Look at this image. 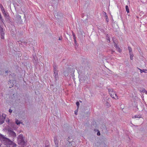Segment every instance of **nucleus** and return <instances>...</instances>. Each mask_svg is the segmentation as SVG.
Returning <instances> with one entry per match:
<instances>
[{
	"instance_id": "nucleus-1",
	"label": "nucleus",
	"mask_w": 147,
	"mask_h": 147,
	"mask_svg": "<svg viewBox=\"0 0 147 147\" xmlns=\"http://www.w3.org/2000/svg\"><path fill=\"white\" fill-rule=\"evenodd\" d=\"M18 143L21 147H25L26 145V142L24 140L23 135L20 134L18 137Z\"/></svg>"
},
{
	"instance_id": "nucleus-2",
	"label": "nucleus",
	"mask_w": 147,
	"mask_h": 147,
	"mask_svg": "<svg viewBox=\"0 0 147 147\" xmlns=\"http://www.w3.org/2000/svg\"><path fill=\"white\" fill-rule=\"evenodd\" d=\"M5 144L12 145L13 147H16V145L12 141L10 140L9 139L6 138L4 136L1 140Z\"/></svg>"
},
{
	"instance_id": "nucleus-3",
	"label": "nucleus",
	"mask_w": 147,
	"mask_h": 147,
	"mask_svg": "<svg viewBox=\"0 0 147 147\" xmlns=\"http://www.w3.org/2000/svg\"><path fill=\"white\" fill-rule=\"evenodd\" d=\"M109 92L111 96L113 98L115 99H118V97L115 91L112 88H109L108 89Z\"/></svg>"
},
{
	"instance_id": "nucleus-4",
	"label": "nucleus",
	"mask_w": 147,
	"mask_h": 147,
	"mask_svg": "<svg viewBox=\"0 0 147 147\" xmlns=\"http://www.w3.org/2000/svg\"><path fill=\"white\" fill-rule=\"evenodd\" d=\"M53 67L54 72V76L56 79L57 80V78H58V71L57 70L56 67V66H53Z\"/></svg>"
},
{
	"instance_id": "nucleus-5",
	"label": "nucleus",
	"mask_w": 147,
	"mask_h": 147,
	"mask_svg": "<svg viewBox=\"0 0 147 147\" xmlns=\"http://www.w3.org/2000/svg\"><path fill=\"white\" fill-rule=\"evenodd\" d=\"M6 115L5 114H2V115H0V124H2L4 121Z\"/></svg>"
},
{
	"instance_id": "nucleus-6",
	"label": "nucleus",
	"mask_w": 147,
	"mask_h": 147,
	"mask_svg": "<svg viewBox=\"0 0 147 147\" xmlns=\"http://www.w3.org/2000/svg\"><path fill=\"white\" fill-rule=\"evenodd\" d=\"M8 132L10 135L13 138H15L16 137V133L12 130H9Z\"/></svg>"
},
{
	"instance_id": "nucleus-7",
	"label": "nucleus",
	"mask_w": 147,
	"mask_h": 147,
	"mask_svg": "<svg viewBox=\"0 0 147 147\" xmlns=\"http://www.w3.org/2000/svg\"><path fill=\"white\" fill-rule=\"evenodd\" d=\"M54 141L56 147H58V141L57 136H55L54 138Z\"/></svg>"
},
{
	"instance_id": "nucleus-8",
	"label": "nucleus",
	"mask_w": 147,
	"mask_h": 147,
	"mask_svg": "<svg viewBox=\"0 0 147 147\" xmlns=\"http://www.w3.org/2000/svg\"><path fill=\"white\" fill-rule=\"evenodd\" d=\"M115 47L117 48V51L119 52H121V50L119 47L116 45H115Z\"/></svg>"
},
{
	"instance_id": "nucleus-9",
	"label": "nucleus",
	"mask_w": 147,
	"mask_h": 147,
	"mask_svg": "<svg viewBox=\"0 0 147 147\" xmlns=\"http://www.w3.org/2000/svg\"><path fill=\"white\" fill-rule=\"evenodd\" d=\"M0 7L1 8V10L2 12H4L5 10H4L3 7V6L2 4L0 5Z\"/></svg>"
},
{
	"instance_id": "nucleus-10",
	"label": "nucleus",
	"mask_w": 147,
	"mask_h": 147,
	"mask_svg": "<svg viewBox=\"0 0 147 147\" xmlns=\"http://www.w3.org/2000/svg\"><path fill=\"white\" fill-rule=\"evenodd\" d=\"M129 54L131 60H132L133 59L134 55L132 53H130Z\"/></svg>"
},
{
	"instance_id": "nucleus-11",
	"label": "nucleus",
	"mask_w": 147,
	"mask_h": 147,
	"mask_svg": "<svg viewBox=\"0 0 147 147\" xmlns=\"http://www.w3.org/2000/svg\"><path fill=\"white\" fill-rule=\"evenodd\" d=\"M125 9H126V11H127V13H129V9L127 5H126L125 6Z\"/></svg>"
},
{
	"instance_id": "nucleus-12",
	"label": "nucleus",
	"mask_w": 147,
	"mask_h": 147,
	"mask_svg": "<svg viewBox=\"0 0 147 147\" xmlns=\"http://www.w3.org/2000/svg\"><path fill=\"white\" fill-rule=\"evenodd\" d=\"M138 69L140 70V72L141 73H142V72H146L145 71H147L146 69Z\"/></svg>"
},
{
	"instance_id": "nucleus-13",
	"label": "nucleus",
	"mask_w": 147,
	"mask_h": 147,
	"mask_svg": "<svg viewBox=\"0 0 147 147\" xmlns=\"http://www.w3.org/2000/svg\"><path fill=\"white\" fill-rule=\"evenodd\" d=\"M128 50L129 51V53H132V49H131V48L130 47H128Z\"/></svg>"
},
{
	"instance_id": "nucleus-14",
	"label": "nucleus",
	"mask_w": 147,
	"mask_h": 147,
	"mask_svg": "<svg viewBox=\"0 0 147 147\" xmlns=\"http://www.w3.org/2000/svg\"><path fill=\"white\" fill-rule=\"evenodd\" d=\"M76 105H77V108H78V109L79 107L80 103H79V102H76Z\"/></svg>"
},
{
	"instance_id": "nucleus-15",
	"label": "nucleus",
	"mask_w": 147,
	"mask_h": 147,
	"mask_svg": "<svg viewBox=\"0 0 147 147\" xmlns=\"http://www.w3.org/2000/svg\"><path fill=\"white\" fill-rule=\"evenodd\" d=\"M16 123L17 125H18L19 124H20L21 123L20 122V121H19L18 120H17L16 121Z\"/></svg>"
},
{
	"instance_id": "nucleus-16",
	"label": "nucleus",
	"mask_w": 147,
	"mask_h": 147,
	"mask_svg": "<svg viewBox=\"0 0 147 147\" xmlns=\"http://www.w3.org/2000/svg\"><path fill=\"white\" fill-rule=\"evenodd\" d=\"M4 136L1 134L0 133V139L1 140L2 139V138L4 137Z\"/></svg>"
},
{
	"instance_id": "nucleus-17",
	"label": "nucleus",
	"mask_w": 147,
	"mask_h": 147,
	"mask_svg": "<svg viewBox=\"0 0 147 147\" xmlns=\"http://www.w3.org/2000/svg\"><path fill=\"white\" fill-rule=\"evenodd\" d=\"M2 13H3V14H4V16L5 17H6L7 15V14L6 13L5 11V12H2Z\"/></svg>"
},
{
	"instance_id": "nucleus-18",
	"label": "nucleus",
	"mask_w": 147,
	"mask_h": 147,
	"mask_svg": "<svg viewBox=\"0 0 147 147\" xmlns=\"http://www.w3.org/2000/svg\"><path fill=\"white\" fill-rule=\"evenodd\" d=\"M136 118H141V116L140 115H136Z\"/></svg>"
},
{
	"instance_id": "nucleus-19",
	"label": "nucleus",
	"mask_w": 147,
	"mask_h": 147,
	"mask_svg": "<svg viewBox=\"0 0 147 147\" xmlns=\"http://www.w3.org/2000/svg\"><path fill=\"white\" fill-rule=\"evenodd\" d=\"M74 42L75 43H76V37L74 36Z\"/></svg>"
},
{
	"instance_id": "nucleus-20",
	"label": "nucleus",
	"mask_w": 147,
	"mask_h": 147,
	"mask_svg": "<svg viewBox=\"0 0 147 147\" xmlns=\"http://www.w3.org/2000/svg\"><path fill=\"white\" fill-rule=\"evenodd\" d=\"M146 91V90L144 89L142 91V92L143 93H145Z\"/></svg>"
},
{
	"instance_id": "nucleus-21",
	"label": "nucleus",
	"mask_w": 147,
	"mask_h": 147,
	"mask_svg": "<svg viewBox=\"0 0 147 147\" xmlns=\"http://www.w3.org/2000/svg\"><path fill=\"white\" fill-rule=\"evenodd\" d=\"M17 17L20 19L21 18V16L19 15H18V16H17Z\"/></svg>"
},
{
	"instance_id": "nucleus-22",
	"label": "nucleus",
	"mask_w": 147,
	"mask_h": 147,
	"mask_svg": "<svg viewBox=\"0 0 147 147\" xmlns=\"http://www.w3.org/2000/svg\"><path fill=\"white\" fill-rule=\"evenodd\" d=\"M97 135L98 136H100V133L99 132H98L97 133Z\"/></svg>"
},
{
	"instance_id": "nucleus-23",
	"label": "nucleus",
	"mask_w": 147,
	"mask_h": 147,
	"mask_svg": "<svg viewBox=\"0 0 147 147\" xmlns=\"http://www.w3.org/2000/svg\"><path fill=\"white\" fill-rule=\"evenodd\" d=\"M12 110L10 109L9 110V112L10 113H11L12 112Z\"/></svg>"
},
{
	"instance_id": "nucleus-24",
	"label": "nucleus",
	"mask_w": 147,
	"mask_h": 147,
	"mask_svg": "<svg viewBox=\"0 0 147 147\" xmlns=\"http://www.w3.org/2000/svg\"><path fill=\"white\" fill-rule=\"evenodd\" d=\"M77 112H78V111H75V113L76 115H77Z\"/></svg>"
},
{
	"instance_id": "nucleus-25",
	"label": "nucleus",
	"mask_w": 147,
	"mask_h": 147,
	"mask_svg": "<svg viewBox=\"0 0 147 147\" xmlns=\"http://www.w3.org/2000/svg\"><path fill=\"white\" fill-rule=\"evenodd\" d=\"M105 104H107V105L108 106H109V105H108V104H109L107 102H106L105 103Z\"/></svg>"
},
{
	"instance_id": "nucleus-26",
	"label": "nucleus",
	"mask_w": 147,
	"mask_h": 147,
	"mask_svg": "<svg viewBox=\"0 0 147 147\" xmlns=\"http://www.w3.org/2000/svg\"><path fill=\"white\" fill-rule=\"evenodd\" d=\"M133 118H136V115H135L133 117Z\"/></svg>"
},
{
	"instance_id": "nucleus-27",
	"label": "nucleus",
	"mask_w": 147,
	"mask_h": 147,
	"mask_svg": "<svg viewBox=\"0 0 147 147\" xmlns=\"http://www.w3.org/2000/svg\"><path fill=\"white\" fill-rule=\"evenodd\" d=\"M11 80H10L9 81V83H11Z\"/></svg>"
},
{
	"instance_id": "nucleus-28",
	"label": "nucleus",
	"mask_w": 147,
	"mask_h": 147,
	"mask_svg": "<svg viewBox=\"0 0 147 147\" xmlns=\"http://www.w3.org/2000/svg\"><path fill=\"white\" fill-rule=\"evenodd\" d=\"M72 144H75V142H72Z\"/></svg>"
},
{
	"instance_id": "nucleus-29",
	"label": "nucleus",
	"mask_w": 147,
	"mask_h": 147,
	"mask_svg": "<svg viewBox=\"0 0 147 147\" xmlns=\"http://www.w3.org/2000/svg\"><path fill=\"white\" fill-rule=\"evenodd\" d=\"M8 71H5V72H6V73H8Z\"/></svg>"
},
{
	"instance_id": "nucleus-30",
	"label": "nucleus",
	"mask_w": 147,
	"mask_h": 147,
	"mask_svg": "<svg viewBox=\"0 0 147 147\" xmlns=\"http://www.w3.org/2000/svg\"><path fill=\"white\" fill-rule=\"evenodd\" d=\"M145 93H146V94L147 93V91H146Z\"/></svg>"
},
{
	"instance_id": "nucleus-31",
	"label": "nucleus",
	"mask_w": 147,
	"mask_h": 147,
	"mask_svg": "<svg viewBox=\"0 0 147 147\" xmlns=\"http://www.w3.org/2000/svg\"><path fill=\"white\" fill-rule=\"evenodd\" d=\"M59 40H61V38H59Z\"/></svg>"
},
{
	"instance_id": "nucleus-32",
	"label": "nucleus",
	"mask_w": 147,
	"mask_h": 147,
	"mask_svg": "<svg viewBox=\"0 0 147 147\" xmlns=\"http://www.w3.org/2000/svg\"><path fill=\"white\" fill-rule=\"evenodd\" d=\"M1 146V144H0V146Z\"/></svg>"
},
{
	"instance_id": "nucleus-33",
	"label": "nucleus",
	"mask_w": 147,
	"mask_h": 147,
	"mask_svg": "<svg viewBox=\"0 0 147 147\" xmlns=\"http://www.w3.org/2000/svg\"><path fill=\"white\" fill-rule=\"evenodd\" d=\"M8 122H9V120H8Z\"/></svg>"
}]
</instances>
